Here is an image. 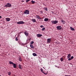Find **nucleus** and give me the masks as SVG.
<instances>
[{"label": "nucleus", "instance_id": "f03ea898", "mask_svg": "<svg viewBox=\"0 0 76 76\" xmlns=\"http://www.w3.org/2000/svg\"><path fill=\"white\" fill-rule=\"evenodd\" d=\"M24 13L25 14H27L28 15L29 14V11L28 10H26L25 11H24Z\"/></svg>", "mask_w": 76, "mask_h": 76}, {"label": "nucleus", "instance_id": "cd10ccee", "mask_svg": "<svg viewBox=\"0 0 76 76\" xmlns=\"http://www.w3.org/2000/svg\"><path fill=\"white\" fill-rule=\"evenodd\" d=\"M45 28H43L42 29V31H43L44 30H45Z\"/></svg>", "mask_w": 76, "mask_h": 76}, {"label": "nucleus", "instance_id": "ddd939ff", "mask_svg": "<svg viewBox=\"0 0 76 76\" xmlns=\"http://www.w3.org/2000/svg\"><path fill=\"white\" fill-rule=\"evenodd\" d=\"M13 65L14 68H16V64H15V63H13Z\"/></svg>", "mask_w": 76, "mask_h": 76}, {"label": "nucleus", "instance_id": "393cba45", "mask_svg": "<svg viewBox=\"0 0 76 76\" xmlns=\"http://www.w3.org/2000/svg\"><path fill=\"white\" fill-rule=\"evenodd\" d=\"M8 75H10L11 74V72H8Z\"/></svg>", "mask_w": 76, "mask_h": 76}, {"label": "nucleus", "instance_id": "f3484780", "mask_svg": "<svg viewBox=\"0 0 76 76\" xmlns=\"http://www.w3.org/2000/svg\"><path fill=\"white\" fill-rule=\"evenodd\" d=\"M21 66H22L21 65H20V64H19V67L20 69H22Z\"/></svg>", "mask_w": 76, "mask_h": 76}, {"label": "nucleus", "instance_id": "f704fd0d", "mask_svg": "<svg viewBox=\"0 0 76 76\" xmlns=\"http://www.w3.org/2000/svg\"><path fill=\"white\" fill-rule=\"evenodd\" d=\"M65 76H69V75H65Z\"/></svg>", "mask_w": 76, "mask_h": 76}, {"label": "nucleus", "instance_id": "7c9ffc66", "mask_svg": "<svg viewBox=\"0 0 76 76\" xmlns=\"http://www.w3.org/2000/svg\"><path fill=\"white\" fill-rule=\"evenodd\" d=\"M71 60V58H69L68 59V60H69V61H70V60Z\"/></svg>", "mask_w": 76, "mask_h": 76}, {"label": "nucleus", "instance_id": "4468645a", "mask_svg": "<svg viewBox=\"0 0 76 76\" xmlns=\"http://www.w3.org/2000/svg\"><path fill=\"white\" fill-rule=\"evenodd\" d=\"M70 57H71V55L70 54H69L67 56V58H70Z\"/></svg>", "mask_w": 76, "mask_h": 76}, {"label": "nucleus", "instance_id": "e433bc0d", "mask_svg": "<svg viewBox=\"0 0 76 76\" xmlns=\"http://www.w3.org/2000/svg\"><path fill=\"white\" fill-rule=\"evenodd\" d=\"M22 1V2H24V1Z\"/></svg>", "mask_w": 76, "mask_h": 76}, {"label": "nucleus", "instance_id": "72a5a7b5", "mask_svg": "<svg viewBox=\"0 0 76 76\" xmlns=\"http://www.w3.org/2000/svg\"><path fill=\"white\" fill-rule=\"evenodd\" d=\"M41 13H43V11H41Z\"/></svg>", "mask_w": 76, "mask_h": 76}, {"label": "nucleus", "instance_id": "dca6fc26", "mask_svg": "<svg viewBox=\"0 0 76 76\" xmlns=\"http://www.w3.org/2000/svg\"><path fill=\"white\" fill-rule=\"evenodd\" d=\"M30 46L31 48H34V46L32 45L31 44H30Z\"/></svg>", "mask_w": 76, "mask_h": 76}, {"label": "nucleus", "instance_id": "c85d7f7f", "mask_svg": "<svg viewBox=\"0 0 76 76\" xmlns=\"http://www.w3.org/2000/svg\"><path fill=\"white\" fill-rule=\"evenodd\" d=\"M40 70H41V71L42 72H43V69H42V68H41Z\"/></svg>", "mask_w": 76, "mask_h": 76}, {"label": "nucleus", "instance_id": "6e6552de", "mask_svg": "<svg viewBox=\"0 0 76 76\" xmlns=\"http://www.w3.org/2000/svg\"><path fill=\"white\" fill-rule=\"evenodd\" d=\"M6 21H9L10 20V18H6Z\"/></svg>", "mask_w": 76, "mask_h": 76}, {"label": "nucleus", "instance_id": "0eeeda50", "mask_svg": "<svg viewBox=\"0 0 76 76\" xmlns=\"http://www.w3.org/2000/svg\"><path fill=\"white\" fill-rule=\"evenodd\" d=\"M36 18L39 19V20H40V19H42V18H41L39 15H36Z\"/></svg>", "mask_w": 76, "mask_h": 76}, {"label": "nucleus", "instance_id": "9b49d317", "mask_svg": "<svg viewBox=\"0 0 76 76\" xmlns=\"http://www.w3.org/2000/svg\"><path fill=\"white\" fill-rule=\"evenodd\" d=\"M31 21H32L33 22H36V19H32L31 20Z\"/></svg>", "mask_w": 76, "mask_h": 76}, {"label": "nucleus", "instance_id": "20e7f679", "mask_svg": "<svg viewBox=\"0 0 76 76\" xmlns=\"http://www.w3.org/2000/svg\"><path fill=\"white\" fill-rule=\"evenodd\" d=\"M12 6V5L11 4L9 3H7V4L5 5V7H11Z\"/></svg>", "mask_w": 76, "mask_h": 76}, {"label": "nucleus", "instance_id": "1a4fd4ad", "mask_svg": "<svg viewBox=\"0 0 76 76\" xmlns=\"http://www.w3.org/2000/svg\"><path fill=\"white\" fill-rule=\"evenodd\" d=\"M42 35L40 34H37V37H42Z\"/></svg>", "mask_w": 76, "mask_h": 76}, {"label": "nucleus", "instance_id": "ea45409f", "mask_svg": "<svg viewBox=\"0 0 76 76\" xmlns=\"http://www.w3.org/2000/svg\"><path fill=\"white\" fill-rule=\"evenodd\" d=\"M44 74H45V73H44Z\"/></svg>", "mask_w": 76, "mask_h": 76}, {"label": "nucleus", "instance_id": "b1692460", "mask_svg": "<svg viewBox=\"0 0 76 76\" xmlns=\"http://www.w3.org/2000/svg\"><path fill=\"white\" fill-rule=\"evenodd\" d=\"M15 40H16V41H18V38L17 37H16Z\"/></svg>", "mask_w": 76, "mask_h": 76}, {"label": "nucleus", "instance_id": "aec40b11", "mask_svg": "<svg viewBox=\"0 0 76 76\" xmlns=\"http://www.w3.org/2000/svg\"><path fill=\"white\" fill-rule=\"evenodd\" d=\"M70 28L72 30L74 31L75 30V29L74 28H73L72 27H70Z\"/></svg>", "mask_w": 76, "mask_h": 76}, {"label": "nucleus", "instance_id": "4be33fe9", "mask_svg": "<svg viewBox=\"0 0 76 76\" xmlns=\"http://www.w3.org/2000/svg\"><path fill=\"white\" fill-rule=\"evenodd\" d=\"M18 60H19V61H22L21 57H19V58Z\"/></svg>", "mask_w": 76, "mask_h": 76}, {"label": "nucleus", "instance_id": "bb28decb", "mask_svg": "<svg viewBox=\"0 0 76 76\" xmlns=\"http://www.w3.org/2000/svg\"><path fill=\"white\" fill-rule=\"evenodd\" d=\"M34 43V42H33V41H31V45L32 44H33Z\"/></svg>", "mask_w": 76, "mask_h": 76}, {"label": "nucleus", "instance_id": "f257e3e1", "mask_svg": "<svg viewBox=\"0 0 76 76\" xmlns=\"http://www.w3.org/2000/svg\"><path fill=\"white\" fill-rule=\"evenodd\" d=\"M52 24H56L58 23V21L52 20L51 21Z\"/></svg>", "mask_w": 76, "mask_h": 76}, {"label": "nucleus", "instance_id": "39448f33", "mask_svg": "<svg viewBox=\"0 0 76 76\" xmlns=\"http://www.w3.org/2000/svg\"><path fill=\"white\" fill-rule=\"evenodd\" d=\"M57 29L58 30H61L62 28L61 26H58L57 27Z\"/></svg>", "mask_w": 76, "mask_h": 76}, {"label": "nucleus", "instance_id": "7ed1b4c3", "mask_svg": "<svg viewBox=\"0 0 76 76\" xmlns=\"http://www.w3.org/2000/svg\"><path fill=\"white\" fill-rule=\"evenodd\" d=\"M24 22L23 21H19L18 22H17V24H24Z\"/></svg>", "mask_w": 76, "mask_h": 76}, {"label": "nucleus", "instance_id": "58836bf2", "mask_svg": "<svg viewBox=\"0 0 76 76\" xmlns=\"http://www.w3.org/2000/svg\"><path fill=\"white\" fill-rule=\"evenodd\" d=\"M42 72L43 73H44V72L42 71Z\"/></svg>", "mask_w": 76, "mask_h": 76}, {"label": "nucleus", "instance_id": "37998d69", "mask_svg": "<svg viewBox=\"0 0 76 76\" xmlns=\"http://www.w3.org/2000/svg\"><path fill=\"white\" fill-rule=\"evenodd\" d=\"M46 1H48V0H46Z\"/></svg>", "mask_w": 76, "mask_h": 76}, {"label": "nucleus", "instance_id": "9d476101", "mask_svg": "<svg viewBox=\"0 0 76 76\" xmlns=\"http://www.w3.org/2000/svg\"><path fill=\"white\" fill-rule=\"evenodd\" d=\"M51 38H49V39H48V40H47L48 42L50 43L51 42Z\"/></svg>", "mask_w": 76, "mask_h": 76}, {"label": "nucleus", "instance_id": "a19ab883", "mask_svg": "<svg viewBox=\"0 0 76 76\" xmlns=\"http://www.w3.org/2000/svg\"><path fill=\"white\" fill-rule=\"evenodd\" d=\"M1 46V44H0V46Z\"/></svg>", "mask_w": 76, "mask_h": 76}, {"label": "nucleus", "instance_id": "423d86ee", "mask_svg": "<svg viewBox=\"0 0 76 76\" xmlns=\"http://www.w3.org/2000/svg\"><path fill=\"white\" fill-rule=\"evenodd\" d=\"M24 34L25 35H26V37H27V36L29 35V33L27 31H24Z\"/></svg>", "mask_w": 76, "mask_h": 76}, {"label": "nucleus", "instance_id": "c756f323", "mask_svg": "<svg viewBox=\"0 0 76 76\" xmlns=\"http://www.w3.org/2000/svg\"><path fill=\"white\" fill-rule=\"evenodd\" d=\"M29 1H30V0H26V2H28Z\"/></svg>", "mask_w": 76, "mask_h": 76}, {"label": "nucleus", "instance_id": "c9c22d12", "mask_svg": "<svg viewBox=\"0 0 76 76\" xmlns=\"http://www.w3.org/2000/svg\"><path fill=\"white\" fill-rule=\"evenodd\" d=\"M2 18L1 16H0V18Z\"/></svg>", "mask_w": 76, "mask_h": 76}, {"label": "nucleus", "instance_id": "2f4dec72", "mask_svg": "<svg viewBox=\"0 0 76 76\" xmlns=\"http://www.w3.org/2000/svg\"><path fill=\"white\" fill-rule=\"evenodd\" d=\"M40 27L42 28L43 27V25H41L40 26Z\"/></svg>", "mask_w": 76, "mask_h": 76}, {"label": "nucleus", "instance_id": "412c9836", "mask_svg": "<svg viewBox=\"0 0 76 76\" xmlns=\"http://www.w3.org/2000/svg\"><path fill=\"white\" fill-rule=\"evenodd\" d=\"M33 55L34 56H36L37 55V54H36V53H33Z\"/></svg>", "mask_w": 76, "mask_h": 76}, {"label": "nucleus", "instance_id": "473e14b6", "mask_svg": "<svg viewBox=\"0 0 76 76\" xmlns=\"http://www.w3.org/2000/svg\"><path fill=\"white\" fill-rule=\"evenodd\" d=\"M74 58V57L73 56H71V59H72Z\"/></svg>", "mask_w": 76, "mask_h": 76}, {"label": "nucleus", "instance_id": "6ab92c4d", "mask_svg": "<svg viewBox=\"0 0 76 76\" xmlns=\"http://www.w3.org/2000/svg\"><path fill=\"white\" fill-rule=\"evenodd\" d=\"M60 59L61 60V61L62 62L64 61V58H61Z\"/></svg>", "mask_w": 76, "mask_h": 76}, {"label": "nucleus", "instance_id": "5701e85b", "mask_svg": "<svg viewBox=\"0 0 76 76\" xmlns=\"http://www.w3.org/2000/svg\"><path fill=\"white\" fill-rule=\"evenodd\" d=\"M44 9H45V10H46V11H47L48 10V9L47 8L45 7Z\"/></svg>", "mask_w": 76, "mask_h": 76}, {"label": "nucleus", "instance_id": "79ce46f5", "mask_svg": "<svg viewBox=\"0 0 76 76\" xmlns=\"http://www.w3.org/2000/svg\"><path fill=\"white\" fill-rule=\"evenodd\" d=\"M0 76H1V75H0Z\"/></svg>", "mask_w": 76, "mask_h": 76}, {"label": "nucleus", "instance_id": "a211bd4d", "mask_svg": "<svg viewBox=\"0 0 76 76\" xmlns=\"http://www.w3.org/2000/svg\"><path fill=\"white\" fill-rule=\"evenodd\" d=\"M13 62H12V61H9V63L10 64H12L13 65Z\"/></svg>", "mask_w": 76, "mask_h": 76}, {"label": "nucleus", "instance_id": "a878e982", "mask_svg": "<svg viewBox=\"0 0 76 76\" xmlns=\"http://www.w3.org/2000/svg\"><path fill=\"white\" fill-rule=\"evenodd\" d=\"M31 2L33 4H34V3L35 2V1H31Z\"/></svg>", "mask_w": 76, "mask_h": 76}, {"label": "nucleus", "instance_id": "f8f14e48", "mask_svg": "<svg viewBox=\"0 0 76 76\" xmlns=\"http://www.w3.org/2000/svg\"><path fill=\"white\" fill-rule=\"evenodd\" d=\"M61 22H62L63 24H65V21L63 20H61Z\"/></svg>", "mask_w": 76, "mask_h": 76}, {"label": "nucleus", "instance_id": "4c0bfd02", "mask_svg": "<svg viewBox=\"0 0 76 76\" xmlns=\"http://www.w3.org/2000/svg\"><path fill=\"white\" fill-rule=\"evenodd\" d=\"M43 5H45V6H46V5H45V4H43Z\"/></svg>", "mask_w": 76, "mask_h": 76}, {"label": "nucleus", "instance_id": "2eb2a0df", "mask_svg": "<svg viewBox=\"0 0 76 76\" xmlns=\"http://www.w3.org/2000/svg\"><path fill=\"white\" fill-rule=\"evenodd\" d=\"M48 18H45L44 19V21H48Z\"/></svg>", "mask_w": 76, "mask_h": 76}]
</instances>
